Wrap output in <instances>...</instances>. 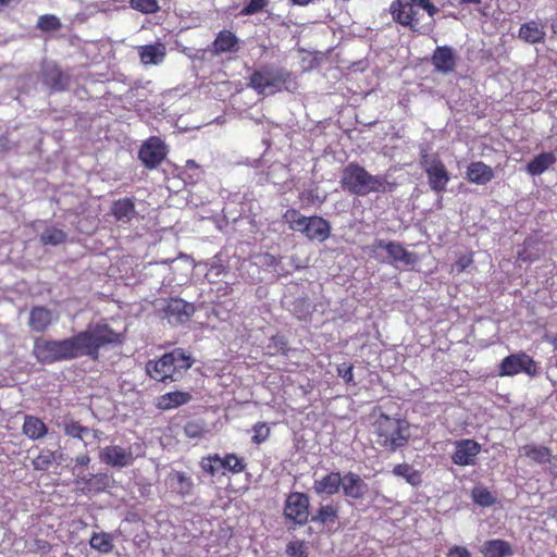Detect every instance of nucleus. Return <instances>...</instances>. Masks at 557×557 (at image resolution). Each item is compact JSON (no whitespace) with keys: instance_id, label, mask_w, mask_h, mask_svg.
<instances>
[{"instance_id":"1","label":"nucleus","mask_w":557,"mask_h":557,"mask_svg":"<svg viewBox=\"0 0 557 557\" xmlns=\"http://www.w3.org/2000/svg\"><path fill=\"white\" fill-rule=\"evenodd\" d=\"M389 11L395 22L420 34L433 29L434 15L438 13L431 0H394Z\"/></svg>"},{"instance_id":"2","label":"nucleus","mask_w":557,"mask_h":557,"mask_svg":"<svg viewBox=\"0 0 557 557\" xmlns=\"http://www.w3.org/2000/svg\"><path fill=\"white\" fill-rule=\"evenodd\" d=\"M371 426L375 443L389 453L404 447L410 437L409 423L406 420L383 412H373Z\"/></svg>"},{"instance_id":"3","label":"nucleus","mask_w":557,"mask_h":557,"mask_svg":"<svg viewBox=\"0 0 557 557\" xmlns=\"http://www.w3.org/2000/svg\"><path fill=\"white\" fill-rule=\"evenodd\" d=\"M341 184L343 189L358 196L383 193L391 186L384 176L372 175L364 168L354 163L344 169Z\"/></svg>"},{"instance_id":"4","label":"nucleus","mask_w":557,"mask_h":557,"mask_svg":"<svg viewBox=\"0 0 557 557\" xmlns=\"http://www.w3.org/2000/svg\"><path fill=\"white\" fill-rule=\"evenodd\" d=\"M193 366V359L183 349H175L164 354L158 360H150L146 364L148 375L159 382H175Z\"/></svg>"},{"instance_id":"5","label":"nucleus","mask_w":557,"mask_h":557,"mask_svg":"<svg viewBox=\"0 0 557 557\" xmlns=\"http://www.w3.org/2000/svg\"><path fill=\"white\" fill-rule=\"evenodd\" d=\"M77 335L63 341H36L34 355L44 363L84 356Z\"/></svg>"},{"instance_id":"6","label":"nucleus","mask_w":557,"mask_h":557,"mask_svg":"<svg viewBox=\"0 0 557 557\" xmlns=\"http://www.w3.org/2000/svg\"><path fill=\"white\" fill-rule=\"evenodd\" d=\"M84 356L97 357L98 349L106 345L120 342V335L106 324L90 325L86 331L77 334Z\"/></svg>"},{"instance_id":"7","label":"nucleus","mask_w":557,"mask_h":557,"mask_svg":"<svg viewBox=\"0 0 557 557\" xmlns=\"http://www.w3.org/2000/svg\"><path fill=\"white\" fill-rule=\"evenodd\" d=\"M290 74L277 67L264 66L256 71L250 77V86L259 92L273 94L280 90Z\"/></svg>"},{"instance_id":"8","label":"nucleus","mask_w":557,"mask_h":557,"mask_svg":"<svg viewBox=\"0 0 557 557\" xmlns=\"http://www.w3.org/2000/svg\"><path fill=\"white\" fill-rule=\"evenodd\" d=\"M520 373L530 376H535L539 373L537 363L525 352L507 356L498 367L500 376H513Z\"/></svg>"},{"instance_id":"9","label":"nucleus","mask_w":557,"mask_h":557,"mask_svg":"<svg viewBox=\"0 0 557 557\" xmlns=\"http://www.w3.org/2000/svg\"><path fill=\"white\" fill-rule=\"evenodd\" d=\"M421 164L428 175L430 187L436 193L444 191L450 180L444 163L437 157L423 154Z\"/></svg>"},{"instance_id":"10","label":"nucleus","mask_w":557,"mask_h":557,"mask_svg":"<svg viewBox=\"0 0 557 557\" xmlns=\"http://www.w3.org/2000/svg\"><path fill=\"white\" fill-rule=\"evenodd\" d=\"M284 515L287 519L302 524L309 517V499L302 493H292L285 503Z\"/></svg>"},{"instance_id":"11","label":"nucleus","mask_w":557,"mask_h":557,"mask_svg":"<svg viewBox=\"0 0 557 557\" xmlns=\"http://www.w3.org/2000/svg\"><path fill=\"white\" fill-rule=\"evenodd\" d=\"M99 459L108 466L124 468L133 465L135 457L131 448L119 445H109L99 451Z\"/></svg>"},{"instance_id":"12","label":"nucleus","mask_w":557,"mask_h":557,"mask_svg":"<svg viewBox=\"0 0 557 557\" xmlns=\"http://www.w3.org/2000/svg\"><path fill=\"white\" fill-rule=\"evenodd\" d=\"M166 156L163 141L157 137L148 139L139 150V159L147 168H156Z\"/></svg>"},{"instance_id":"13","label":"nucleus","mask_w":557,"mask_h":557,"mask_svg":"<svg viewBox=\"0 0 557 557\" xmlns=\"http://www.w3.org/2000/svg\"><path fill=\"white\" fill-rule=\"evenodd\" d=\"M481 451V445L474 440H460L455 442V451L451 460L458 466L474 465L476 456Z\"/></svg>"},{"instance_id":"14","label":"nucleus","mask_w":557,"mask_h":557,"mask_svg":"<svg viewBox=\"0 0 557 557\" xmlns=\"http://www.w3.org/2000/svg\"><path fill=\"white\" fill-rule=\"evenodd\" d=\"M311 240L324 242L331 233L330 223L321 216H309L301 232Z\"/></svg>"},{"instance_id":"15","label":"nucleus","mask_w":557,"mask_h":557,"mask_svg":"<svg viewBox=\"0 0 557 557\" xmlns=\"http://www.w3.org/2000/svg\"><path fill=\"white\" fill-rule=\"evenodd\" d=\"M193 305L182 299H172L165 308V315L169 322L172 324L183 323L187 321L189 317L193 314Z\"/></svg>"},{"instance_id":"16","label":"nucleus","mask_w":557,"mask_h":557,"mask_svg":"<svg viewBox=\"0 0 557 557\" xmlns=\"http://www.w3.org/2000/svg\"><path fill=\"white\" fill-rule=\"evenodd\" d=\"M341 486L344 494L351 498H361L368 491V485L356 473L348 472L342 476Z\"/></svg>"},{"instance_id":"17","label":"nucleus","mask_w":557,"mask_h":557,"mask_svg":"<svg viewBox=\"0 0 557 557\" xmlns=\"http://www.w3.org/2000/svg\"><path fill=\"white\" fill-rule=\"evenodd\" d=\"M433 65L436 71L442 73L453 72L456 66V55L449 47H438L432 57Z\"/></svg>"},{"instance_id":"18","label":"nucleus","mask_w":557,"mask_h":557,"mask_svg":"<svg viewBox=\"0 0 557 557\" xmlns=\"http://www.w3.org/2000/svg\"><path fill=\"white\" fill-rule=\"evenodd\" d=\"M165 53V46L161 42L138 47V54L144 65H157L161 63Z\"/></svg>"},{"instance_id":"19","label":"nucleus","mask_w":557,"mask_h":557,"mask_svg":"<svg viewBox=\"0 0 557 557\" xmlns=\"http://www.w3.org/2000/svg\"><path fill=\"white\" fill-rule=\"evenodd\" d=\"M376 248L385 249L388 256L395 262H400L406 265L412 264L414 262V257L411 252L407 251L404 246L399 243L395 242H384L379 240L375 245Z\"/></svg>"},{"instance_id":"20","label":"nucleus","mask_w":557,"mask_h":557,"mask_svg":"<svg viewBox=\"0 0 557 557\" xmlns=\"http://www.w3.org/2000/svg\"><path fill=\"white\" fill-rule=\"evenodd\" d=\"M493 177V169L482 161L472 162L467 169V178L471 183L485 185L491 182Z\"/></svg>"},{"instance_id":"21","label":"nucleus","mask_w":557,"mask_h":557,"mask_svg":"<svg viewBox=\"0 0 557 557\" xmlns=\"http://www.w3.org/2000/svg\"><path fill=\"white\" fill-rule=\"evenodd\" d=\"M212 47L215 54L236 52L239 49V39L231 30H221Z\"/></svg>"},{"instance_id":"22","label":"nucleus","mask_w":557,"mask_h":557,"mask_svg":"<svg viewBox=\"0 0 557 557\" xmlns=\"http://www.w3.org/2000/svg\"><path fill=\"white\" fill-rule=\"evenodd\" d=\"M191 400V395L188 392H170L161 395L157 399V407L161 410H171L183 406Z\"/></svg>"},{"instance_id":"23","label":"nucleus","mask_w":557,"mask_h":557,"mask_svg":"<svg viewBox=\"0 0 557 557\" xmlns=\"http://www.w3.org/2000/svg\"><path fill=\"white\" fill-rule=\"evenodd\" d=\"M342 476L338 472H331L321 479H315L313 490L318 494L333 495L339 491Z\"/></svg>"},{"instance_id":"24","label":"nucleus","mask_w":557,"mask_h":557,"mask_svg":"<svg viewBox=\"0 0 557 557\" xmlns=\"http://www.w3.org/2000/svg\"><path fill=\"white\" fill-rule=\"evenodd\" d=\"M54 318L51 311L44 307H36L29 314V326L35 332H44L53 322Z\"/></svg>"},{"instance_id":"25","label":"nucleus","mask_w":557,"mask_h":557,"mask_svg":"<svg viewBox=\"0 0 557 557\" xmlns=\"http://www.w3.org/2000/svg\"><path fill=\"white\" fill-rule=\"evenodd\" d=\"M519 38L528 44H539L544 41L545 30L535 21H530L520 26Z\"/></svg>"},{"instance_id":"26","label":"nucleus","mask_w":557,"mask_h":557,"mask_svg":"<svg viewBox=\"0 0 557 557\" xmlns=\"http://www.w3.org/2000/svg\"><path fill=\"white\" fill-rule=\"evenodd\" d=\"M480 552L485 557H507L512 555L510 544L503 540L486 541L481 546Z\"/></svg>"},{"instance_id":"27","label":"nucleus","mask_w":557,"mask_h":557,"mask_svg":"<svg viewBox=\"0 0 557 557\" xmlns=\"http://www.w3.org/2000/svg\"><path fill=\"white\" fill-rule=\"evenodd\" d=\"M519 451L521 456H524L539 465H543L550 459V450L542 445L527 444L522 446Z\"/></svg>"},{"instance_id":"28","label":"nucleus","mask_w":557,"mask_h":557,"mask_svg":"<svg viewBox=\"0 0 557 557\" xmlns=\"http://www.w3.org/2000/svg\"><path fill=\"white\" fill-rule=\"evenodd\" d=\"M557 161L554 152H544L528 163L527 170L531 175H540Z\"/></svg>"},{"instance_id":"29","label":"nucleus","mask_w":557,"mask_h":557,"mask_svg":"<svg viewBox=\"0 0 557 557\" xmlns=\"http://www.w3.org/2000/svg\"><path fill=\"white\" fill-rule=\"evenodd\" d=\"M23 433L30 440H38L47 434V426L39 418L26 416L23 424Z\"/></svg>"},{"instance_id":"30","label":"nucleus","mask_w":557,"mask_h":557,"mask_svg":"<svg viewBox=\"0 0 557 557\" xmlns=\"http://www.w3.org/2000/svg\"><path fill=\"white\" fill-rule=\"evenodd\" d=\"M112 214L117 221L129 222L135 214V206L127 198L120 199L113 203Z\"/></svg>"},{"instance_id":"31","label":"nucleus","mask_w":557,"mask_h":557,"mask_svg":"<svg viewBox=\"0 0 557 557\" xmlns=\"http://www.w3.org/2000/svg\"><path fill=\"white\" fill-rule=\"evenodd\" d=\"M393 474L403 478L407 483L416 486L421 483V473L408 463H400L394 467Z\"/></svg>"},{"instance_id":"32","label":"nucleus","mask_w":557,"mask_h":557,"mask_svg":"<svg viewBox=\"0 0 557 557\" xmlns=\"http://www.w3.org/2000/svg\"><path fill=\"white\" fill-rule=\"evenodd\" d=\"M89 544L91 548L102 554H108L112 552L114 547L112 535L106 532L94 533L92 536L90 537Z\"/></svg>"},{"instance_id":"33","label":"nucleus","mask_w":557,"mask_h":557,"mask_svg":"<svg viewBox=\"0 0 557 557\" xmlns=\"http://www.w3.org/2000/svg\"><path fill=\"white\" fill-rule=\"evenodd\" d=\"M283 219H284L285 223L288 224L290 230L300 232V233L302 232L304 226L308 220L307 216L302 215L299 211H297L295 209L287 210L284 213Z\"/></svg>"},{"instance_id":"34","label":"nucleus","mask_w":557,"mask_h":557,"mask_svg":"<svg viewBox=\"0 0 557 557\" xmlns=\"http://www.w3.org/2000/svg\"><path fill=\"white\" fill-rule=\"evenodd\" d=\"M64 77L61 71L55 66H47L45 69V82L54 89H62L64 87Z\"/></svg>"},{"instance_id":"35","label":"nucleus","mask_w":557,"mask_h":557,"mask_svg":"<svg viewBox=\"0 0 557 557\" xmlns=\"http://www.w3.org/2000/svg\"><path fill=\"white\" fill-rule=\"evenodd\" d=\"M221 461L222 468L233 473H240L245 469L244 459L235 454H227L224 458H221Z\"/></svg>"},{"instance_id":"36","label":"nucleus","mask_w":557,"mask_h":557,"mask_svg":"<svg viewBox=\"0 0 557 557\" xmlns=\"http://www.w3.org/2000/svg\"><path fill=\"white\" fill-rule=\"evenodd\" d=\"M65 233L62 230L50 227L41 234V242L45 245H58L65 240Z\"/></svg>"},{"instance_id":"37","label":"nucleus","mask_w":557,"mask_h":557,"mask_svg":"<svg viewBox=\"0 0 557 557\" xmlns=\"http://www.w3.org/2000/svg\"><path fill=\"white\" fill-rule=\"evenodd\" d=\"M131 7L145 14H152L159 11L160 7L157 0H131Z\"/></svg>"},{"instance_id":"38","label":"nucleus","mask_w":557,"mask_h":557,"mask_svg":"<svg viewBox=\"0 0 557 557\" xmlns=\"http://www.w3.org/2000/svg\"><path fill=\"white\" fill-rule=\"evenodd\" d=\"M37 28L42 32L58 30L61 28V22L55 15H41L38 18Z\"/></svg>"},{"instance_id":"39","label":"nucleus","mask_w":557,"mask_h":557,"mask_svg":"<svg viewBox=\"0 0 557 557\" xmlns=\"http://www.w3.org/2000/svg\"><path fill=\"white\" fill-rule=\"evenodd\" d=\"M55 461V454L50 450L41 451L33 460V466L36 470L45 471Z\"/></svg>"},{"instance_id":"40","label":"nucleus","mask_w":557,"mask_h":557,"mask_svg":"<svg viewBox=\"0 0 557 557\" xmlns=\"http://www.w3.org/2000/svg\"><path fill=\"white\" fill-rule=\"evenodd\" d=\"M337 519V509L332 505H325L322 506L318 515L314 517V520L327 524V523H334Z\"/></svg>"},{"instance_id":"41","label":"nucleus","mask_w":557,"mask_h":557,"mask_svg":"<svg viewBox=\"0 0 557 557\" xmlns=\"http://www.w3.org/2000/svg\"><path fill=\"white\" fill-rule=\"evenodd\" d=\"M64 432L69 436L83 438L90 432V430L88 428L81 425L78 422L74 420H70L64 424Z\"/></svg>"},{"instance_id":"42","label":"nucleus","mask_w":557,"mask_h":557,"mask_svg":"<svg viewBox=\"0 0 557 557\" xmlns=\"http://www.w3.org/2000/svg\"><path fill=\"white\" fill-rule=\"evenodd\" d=\"M221 457L219 455L209 456L201 460V468L203 471L215 474L222 468Z\"/></svg>"},{"instance_id":"43","label":"nucleus","mask_w":557,"mask_h":557,"mask_svg":"<svg viewBox=\"0 0 557 557\" xmlns=\"http://www.w3.org/2000/svg\"><path fill=\"white\" fill-rule=\"evenodd\" d=\"M173 479L176 480L178 486L177 491L183 494H189L193 490L191 479L183 472H175L172 474Z\"/></svg>"},{"instance_id":"44","label":"nucleus","mask_w":557,"mask_h":557,"mask_svg":"<svg viewBox=\"0 0 557 557\" xmlns=\"http://www.w3.org/2000/svg\"><path fill=\"white\" fill-rule=\"evenodd\" d=\"M473 500L481 506H490L494 503L493 495L482 487H476L472 492Z\"/></svg>"},{"instance_id":"45","label":"nucleus","mask_w":557,"mask_h":557,"mask_svg":"<svg viewBox=\"0 0 557 557\" xmlns=\"http://www.w3.org/2000/svg\"><path fill=\"white\" fill-rule=\"evenodd\" d=\"M252 431V442L256 444H261L265 442L270 435V428L268 426L267 423L263 422L255 424Z\"/></svg>"},{"instance_id":"46","label":"nucleus","mask_w":557,"mask_h":557,"mask_svg":"<svg viewBox=\"0 0 557 557\" xmlns=\"http://www.w3.org/2000/svg\"><path fill=\"white\" fill-rule=\"evenodd\" d=\"M288 557H307L306 545L301 541H293L287 545Z\"/></svg>"},{"instance_id":"47","label":"nucleus","mask_w":557,"mask_h":557,"mask_svg":"<svg viewBox=\"0 0 557 557\" xmlns=\"http://www.w3.org/2000/svg\"><path fill=\"white\" fill-rule=\"evenodd\" d=\"M203 426L197 422H188L184 426V433L189 438H199L203 435Z\"/></svg>"},{"instance_id":"48","label":"nucleus","mask_w":557,"mask_h":557,"mask_svg":"<svg viewBox=\"0 0 557 557\" xmlns=\"http://www.w3.org/2000/svg\"><path fill=\"white\" fill-rule=\"evenodd\" d=\"M268 4V0H250L242 10V14L251 15L261 11Z\"/></svg>"},{"instance_id":"49","label":"nucleus","mask_w":557,"mask_h":557,"mask_svg":"<svg viewBox=\"0 0 557 557\" xmlns=\"http://www.w3.org/2000/svg\"><path fill=\"white\" fill-rule=\"evenodd\" d=\"M338 375L345 380V382L350 383L354 381L352 367L342 364L337 369Z\"/></svg>"},{"instance_id":"50","label":"nucleus","mask_w":557,"mask_h":557,"mask_svg":"<svg viewBox=\"0 0 557 557\" xmlns=\"http://www.w3.org/2000/svg\"><path fill=\"white\" fill-rule=\"evenodd\" d=\"M447 557H471V554L466 547L456 545L448 550Z\"/></svg>"},{"instance_id":"51","label":"nucleus","mask_w":557,"mask_h":557,"mask_svg":"<svg viewBox=\"0 0 557 557\" xmlns=\"http://www.w3.org/2000/svg\"><path fill=\"white\" fill-rule=\"evenodd\" d=\"M472 261L473 260L471 256H462L457 260L455 268L458 272H463L472 263Z\"/></svg>"},{"instance_id":"52","label":"nucleus","mask_w":557,"mask_h":557,"mask_svg":"<svg viewBox=\"0 0 557 557\" xmlns=\"http://www.w3.org/2000/svg\"><path fill=\"white\" fill-rule=\"evenodd\" d=\"M547 462H549V467H548V470L549 472L554 475V476H557V456H553L550 454V459L547 460Z\"/></svg>"},{"instance_id":"53","label":"nucleus","mask_w":557,"mask_h":557,"mask_svg":"<svg viewBox=\"0 0 557 557\" xmlns=\"http://www.w3.org/2000/svg\"><path fill=\"white\" fill-rule=\"evenodd\" d=\"M21 0H0V12L12 7L14 3H18Z\"/></svg>"},{"instance_id":"54","label":"nucleus","mask_w":557,"mask_h":557,"mask_svg":"<svg viewBox=\"0 0 557 557\" xmlns=\"http://www.w3.org/2000/svg\"><path fill=\"white\" fill-rule=\"evenodd\" d=\"M90 461V458L87 455H81L76 457V463L81 466H87Z\"/></svg>"},{"instance_id":"55","label":"nucleus","mask_w":557,"mask_h":557,"mask_svg":"<svg viewBox=\"0 0 557 557\" xmlns=\"http://www.w3.org/2000/svg\"><path fill=\"white\" fill-rule=\"evenodd\" d=\"M552 28H553L554 34L557 35V16L554 18V21L552 23Z\"/></svg>"},{"instance_id":"56","label":"nucleus","mask_w":557,"mask_h":557,"mask_svg":"<svg viewBox=\"0 0 557 557\" xmlns=\"http://www.w3.org/2000/svg\"><path fill=\"white\" fill-rule=\"evenodd\" d=\"M462 3L478 4L481 0H460Z\"/></svg>"},{"instance_id":"57","label":"nucleus","mask_w":557,"mask_h":557,"mask_svg":"<svg viewBox=\"0 0 557 557\" xmlns=\"http://www.w3.org/2000/svg\"><path fill=\"white\" fill-rule=\"evenodd\" d=\"M519 258H520L522 261H525V260H527V258H525V257H523L521 253H519Z\"/></svg>"},{"instance_id":"58","label":"nucleus","mask_w":557,"mask_h":557,"mask_svg":"<svg viewBox=\"0 0 557 557\" xmlns=\"http://www.w3.org/2000/svg\"><path fill=\"white\" fill-rule=\"evenodd\" d=\"M539 557H553V556H550V555H547V556H539Z\"/></svg>"}]
</instances>
